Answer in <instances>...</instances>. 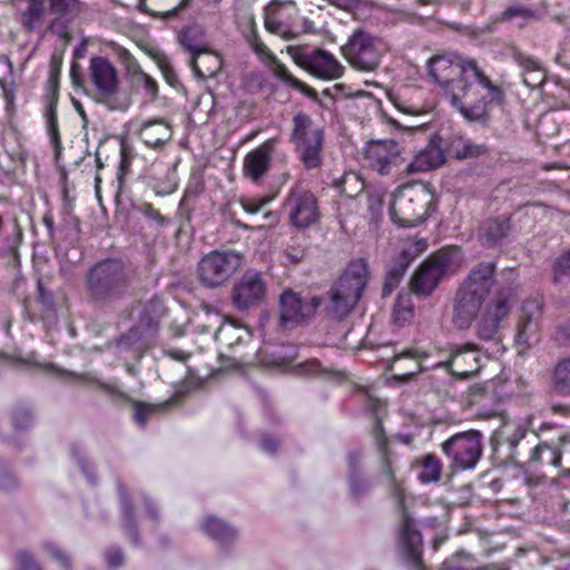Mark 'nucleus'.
I'll return each instance as SVG.
<instances>
[{
  "mask_svg": "<svg viewBox=\"0 0 570 570\" xmlns=\"http://www.w3.org/2000/svg\"><path fill=\"white\" fill-rule=\"evenodd\" d=\"M442 463L440 459L432 453L425 454L422 459L421 471L417 475L422 483L438 482L441 478Z\"/></svg>",
  "mask_w": 570,
  "mask_h": 570,
  "instance_id": "obj_45",
  "label": "nucleus"
},
{
  "mask_svg": "<svg viewBox=\"0 0 570 570\" xmlns=\"http://www.w3.org/2000/svg\"><path fill=\"white\" fill-rule=\"evenodd\" d=\"M246 42L261 59L268 60L269 62L275 59L276 56L263 42L258 33L247 39Z\"/></svg>",
  "mask_w": 570,
  "mask_h": 570,
  "instance_id": "obj_58",
  "label": "nucleus"
},
{
  "mask_svg": "<svg viewBox=\"0 0 570 570\" xmlns=\"http://www.w3.org/2000/svg\"><path fill=\"white\" fill-rule=\"evenodd\" d=\"M70 458L77 464L86 480L91 484L98 483L95 464L87 456L85 448L78 443H72L69 448Z\"/></svg>",
  "mask_w": 570,
  "mask_h": 570,
  "instance_id": "obj_38",
  "label": "nucleus"
},
{
  "mask_svg": "<svg viewBox=\"0 0 570 570\" xmlns=\"http://www.w3.org/2000/svg\"><path fill=\"white\" fill-rule=\"evenodd\" d=\"M204 32L200 26L191 24L181 30L178 36L179 43L191 55L189 65L196 77L205 79L214 77L222 68V59L219 56H209L213 62V68L207 72H203L198 66V58L204 52Z\"/></svg>",
  "mask_w": 570,
  "mask_h": 570,
  "instance_id": "obj_23",
  "label": "nucleus"
},
{
  "mask_svg": "<svg viewBox=\"0 0 570 570\" xmlns=\"http://www.w3.org/2000/svg\"><path fill=\"white\" fill-rule=\"evenodd\" d=\"M543 303L539 297L525 299L521 306V316L515 340L519 344H529L538 331V322L542 314Z\"/></svg>",
  "mask_w": 570,
  "mask_h": 570,
  "instance_id": "obj_28",
  "label": "nucleus"
},
{
  "mask_svg": "<svg viewBox=\"0 0 570 570\" xmlns=\"http://www.w3.org/2000/svg\"><path fill=\"white\" fill-rule=\"evenodd\" d=\"M278 145V138L273 137L250 150L244 158V173L253 181L258 183L271 169L272 155Z\"/></svg>",
  "mask_w": 570,
  "mask_h": 570,
  "instance_id": "obj_26",
  "label": "nucleus"
},
{
  "mask_svg": "<svg viewBox=\"0 0 570 570\" xmlns=\"http://www.w3.org/2000/svg\"><path fill=\"white\" fill-rule=\"evenodd\" d=\"M495 269L497 264L494 262H485L476 264L469 273L464 282L462 283V287L472 292L473 294L487 298L491 288L494 285H499L500 289L502 286H507L511 284L514 288L515 281V272L513 269H509L505 272L507 284H502L500 281L495 278ZM499 291H497L498 293Z\"/></svg>",
  "mask_w": 570,
  "mask_h": 570,
  "instance_id": "obj_21",
  "label": "nucleus"
},
{
  "mask_svg": "<svg viewBox=\"0 0 570 570\" xmlns=\"http://www.w3.org/2000/svg\"><path fill=\"white\" fill-rule=\"evenodd\" d=\"M552 389L558 395L570 396V356L556 364L552 371Z\"/></svg>",
  "mask_w": 570,
  "mask_h": 570,
  "instance_id": "obj_40",
  "label": "nucleus"
},
{
  "mask_svg": "<svg viewBox=\"0 0 570 570\" xmlns=\"http://www.w3.org/2000/svg\"><path fill=\"white\" fill-rule=\"evenodd\" d=\"M429 77L450 100L460 102V97L471 96L476 86L489 90L491 100H499L503 90L493 83L479 68L474 59H466L455 53L433 56L428 60Z\"/></svg>",
  "mask_w": 570,
  "mask_h": 570,
  "instance_id": "obj_2",
  "label": "nucleus"
},
{
  "mask_svg": "<svg viewBox=\"0 0 570 570\" xmlns=\"http://www.w3.org/2000/svg\"><path fill=\"white\" fill-rule=\"evenodd\" d=\"M393 315L395 321L401 324L410 321V318L413 316V305L410 302L409 295H399L394 305Z\"/></svg>",
  "mask_w": 570,
  "mask_h": 570,
  "instance_id": "obj_52",
  "label": "nucleus"
},
{
  "mask_svg": "<svg viewBox=\"0 0 570 570\" xmlns=\"http://www.w3.org/2000/svg\"><path fill=\"white\" fill-rule=\"evenodd\" d=\"M139 137L147 146L158 148L171 138V129L161 119L149 120L142 124Z\"/></svg>",
  "mask_w": 570,
  "mask_h": 570,
  "instance_id": "obj_35",
  "label": "nucleus"
},
{
  "mask_svg": "<svg viewBox=\"0 0 570 570\" xmlns=\"http://www.w3.org/2000/svg\"><path fill=\"white\" fill-rule=\"evenodd\" d=\"M465 144H466V138H464V137L453 138L448 146V154L451 157H454L456 159H465L466 158Z\"/></svg>",
  "mask_w": 570,
  "mask_h": 570,
  "instance_id": "obj_61",
  "label": "nucleus"
},
{
  "mask_svg": "<svg viewBox=\"0 0 570 570\" xmlns=\"http://www.w3.org/2000/svg\"><path fill=\"white\" fill-rule=\"evenodd\" d=\"M268 204V199H259V200H243L242 207L249 215H256Z\"/></svg>",
  "mask_w": 570,
  "mask_h": 570,
  "instance_id": "obj_63",
  "label": "nucleus"
},
{
  "mask_svg": "<svg viewBox=\"0 0 570 570\" xmlns=\"http://www.w3.org/2000/svg\"><path fill=\"white\" fill-rule=\"evenodd\" d=\"M435 368H444V380L441 382L432 376V386L440 394L449 399H455L459 394L458 377L463 379L478 372L481 367L480 356L473 344L451 345L448 360L433 365Z\"/></svg>",
  "mask_w": 570,
  "mask_h": 570,
  "instance_id": "obj_7",
  "label": "nucleus"
},
{
  "mask_svg": "<svg viewBox=\"0 0 570 570\" xmlns=\"http://www.w3.org/2000/svg\"><path fill=\"white\" fill-rule=\"evenodd\" d=\"M178 187V178L175 169L167 171L163 179L156 180L151 188L157 196H167L173 194Z\"/></svg>",
  "mask_w": 570,
  "mask_h": 570,
  "instance_id": "obj_50",
  "label": "nucleus"
},
{
  "mask_svg": "<svg viewBox=\"0 0 570 570\" xmlns=\"http://www.w3.org/2000/svg\"><path fill=\"white\" fill-rule=\"evenodd\" d=\"M191 0H180L177 6L171 8L170 10L164 11V12H150L151 16H159L165 20H170L177 18L186 8L189 6ZM138 8L142 12H148L146 1L141 4L140 0H138Z\"/></svg>",
  "mask_w": 570,
  "mask_h": 570,
  "instance_id": "obj_55",
  "label": "nucleus"
},
{
  "mask_svg": "<svg viewBox=\"0 0 570 570\" xmlns=\"http://www.w3.org/2000/svg\"><path fill=\"white\" fill-rule=\"evenodd\" d=\"M527 429L523 425H504L494 432L491 438V446L494 455L502 462L511 465L521 464L518 450L521 441L527 436Z\"/></svg>",
  "mask_w": 570,
  "mask_h": 570,
  "instance_id": "obj_22",
  "label": "nucleus"
},
{
  "mask_svg": "<svg viewBox=\"0 0 570 570\" xmlns=\"http://www.w3.org/2000/svg\"><path fill=\"white\" fill-rule=\"evenodd\" d=\"M485 299L460 286L455 294L453 323L459 330L471 326Z\"/></svg>",
  "mask_w": 570,
  "mask_h": 570,
  "instance_id": "obj_27",
  "label": "nucleus"
},
{
  "mask_svg": "<svg viewBox=\"0 0 570 570\" xmlns=\"http://www.w3.org/2000/svg\"><path fill=\"white\" fill-rule=\"evenodd\" d=\"M204 190V178L198 171H193L184 193L183 202L198 197Z\"/></svg>",
  "mask_w": 570,
  "mask_h": 570,
  "instance_id": "obj_54",
  "label": "nucleus"
},
{
  "mask_svg": "<svg viewBox=\"0 0 570 570\" xmlns=\"http://www.w3.org/2000/svg\"><path fill=\"white\" fill-rule=\"evenodd\" d=\"M267 282L261 272L246 271L233 285L230 298L239 312L261 307L267 297Z\"/></svg>",
  "mask_w": 570,
  "mask_h": 570,
  "instance_id": "obj_16",
  "label": "nucleus"
},
{
  "mask_svg": "<svg viewBox=\"0 0 570 570\" xmlns=\"http://www.w3.org/2000/svg\"><path fill=\"white\" fill-rule=\"evenodd\" d=\"M165 314L166 307L163 299L158 296L148 299L144 304L137 324L118 338V350H132L140 357L144 351L156 343L159 323Z\"/></svg>",
  "mask_w": 570,
  "mask_h": 570,
  "instance_id": "obj_9",
  "label": "nucleus"
},
{
  "mask_svg": "<svg viewBox=\"0 0 570 570\" xmlns=\"http://www.w3.org/2000/svg\"><path fill=\"white\" fill-rule=\"evenodd\" d=\"M14 563L16 570H43L35 556L27 549L17 551Z\"/></svg>",
  "mask_w": 570,
  "mask_h": 570,
  "instance_id": "obj_53",
  "label": "nucleus"
},
{
  "mask_svg": "<svg viewBox=\"0 0 570 570\" xmlns=\"http://www.w3.org/2000/svg\"><path fill=\"white\" fill-rule=\"evenodd\" d=\"M47 132L53 146L56 156H59L62 149L61 137L59 132L57 100L51 99L45 111Z\"/></svg>",
  "mask_w": 570,
  "mask_h": 570,
  "instance_id": "obj_42",
  "label": "nucleus"
},
{
  "mask_svg": "<svg viewBox=\"0 0 570 570\" xmlns=\"http://www.w3.org/2000/svg\"><path fill=\"white\" fill-rule=\"evenodd\" d=\"M511 230L510 219L501 216L490 218L482 223L479 228V238L483 246L494 247L508 237Z\"/></svg>",
  "mask_w": 570,
  "mask_h": 570,
  "instance_id": "obj_33",
  "label": "nucleus"
},
{
  "mask_svg": "<svg viewBox=\"0 0 570 570\" xmlns=\"http://www.w3.org/2000/svg\"><path fill=\"white\" fill-rule=\"evenodd\" d=\"M514 60L522 69V80L527 87L535 88L543 82V72L537 60L521 52L514 53Z\"/></svg>",
  "mask_w": 570,
  "mask_h": 570,
  "instance_id": "obj_37",
  "label": "nucleus"
},
{
  "mask_svg": "<svg viewBox=\"0 0 570 570\" xmlns=\"http://www.w3.org/2000/svg\"><path fill=\"white\" fill-rule=\"evenodd\" d=\"M89 72L96 88L97 101L104 104L109 110H126L127 100L118 97L119 81L115 66L105 57H92Z\"/></svg>",
  "mask_w": 570,
  "mask_h": 570,
  "instance_id": "obj_12",
  "label": "nucleus"
},
{
  "mask_svg": "<svg viewBox=\"0 0 570 570\" xmlns=\"http://www.w3.org/2000/svg\"><path fill=\"white\" fill-rule=\"evenodd\" d=\"M46 12L45 0H28L26 10L21 13V23L29 32L40 28Z\"/></svg>",
  "mask_w": 570,
  "mask_h": 570,
  "instance_id": "obj_41",
  "label": "nucleus"
},
{
  "mask_svg": "<svg viewBox=\"0 0 570 570\" xmlns=\"http://www.w3.org/2000/svg\"><path fill=\"white\" fill-rule=\"evenodd\" d=\"M551 282L554 285H568L570 283V247L553 259Z\"/></svg>",
  "mask_w": 570,
  "mask_h": 570,
  "instance_id": "obj_43",
  "label": "nucleus"
},
{
  "mask_svg": "<svg viewBox=\"0 0 570 570\" xmlns=\"http://www.w3.org/2000/svg\"><path fill=\"white\" fill-rule=\"evenodd\" d=\"M514 296V287L509 284L502 286L498 297L490 304L476 324L478 338L487 342H501V321L509 314L510 299Z\"/></svg>",
  "mask_w": 570,
  "mask_h": 570,
  "instance_id": "obj_17",
  "label": "nucleus"
},
{
  "mask_svg": "<svg viewBox=\"0 0 570 570\" xmlns=\"http://www.w3.org/2000/svg\"><path fill=\"white\" fill-rule=\"evenodd\" d=\"M284 208L289 223L297 229L313 225L320 218L318 204L315 195L303 188H293L286 197Z\"/></svg>",
  "mask_w": 570,
  "mask_h": 570,
  "instance_id": "obj_20",
  "label": "nucleus"
},
{
  "mask_svg": "<svg viewBox=\"0 0 570 570\" xmlns=\"http://www.w3.org/2000/svg\"><path fill=\"white\" fill-rule=\"evenodd\" d=\"M271 70L273 72V76L282 81L283 83L287 85L288 87L306 95L307 97L315 98L316 91L303 82L302 80L297 79L292 75V72L287 69V67L281 62L277 57H275L274 60L271 61Z\"/></svg>",
  "mask_w": 570,
  "mask_h": 570,
  "instance_id": "obj_36",
  "label": "nucleus"
},
{
  "mask_svg": "<svg viewBox=\"0 0 570 570\" xmlns=\"http://www.w3.org/2000/svg\"><path fill=\"white\" fill-rule=\"evenodd\" d=\"M479 88L482 87L476 86L471 96L460 97L459 104H455L453 100H450V102L465 119L470 121L483 122L487 119V105L489 102H500L503 97H501L499 100H491L489 98V90H487L485 95L480 96ZM502 96H504V94Z\"/></svg>",
  "mask_w": 570,
  "mask_h": 570,
  "instance_id": "obj_29",
  "label": "nucleus"
},
{
  "mask_svg": "<svg viewBox=\"0 0 570 570\" xmlns=\"http://www.w3.org/2000/svg\"><path fill=\"white\" fill-rule=\"evenodd\" d=\"M134 209L144 215L147 219L156 222L159 226H164L167 219L147 202H140L134 205Z\"/></svg>",
  "mask_w": 570,
  "mask_h": 570,
  "instance_id": "obj_57",
  "label": "nucleus"
},
{
  "mask_svg": "<svg viewBox=\"0 0 570 570\" xmlns=\"http://www.w3.org/2000/svg\"><path fill=\"white\" fill-rule=\"evenodd\" d=\"M556 340L560 344H570V318L557 327Z\"/></svg>",
  "mask_w": 570,
  "mask_h": 570,
  "instance_id": "obj_64",
  "label": "nucleus"
},
{
  "mask_svg": "<svg viewBox=\"0 0 570 570\" xmlns=\"http://www.w3.org/2000/svg\"><path fill=\"white\" fill-rule=\"evenodd\" d=\"M324 140V129L309 115L299 111L293 117L289 141L306 170L322 166Z\"/></svg>",
  "mask_w": 570,
  "mask_h": 570,
  "instance_id": "obj_8",
  "label": "nucleus"
},
{
  "mask_svg": "<svg viewBox=\"0 0 570 570\" xmlns=\"http://www.w3.org/2000/svg\"><path fill=\"white\" fill-rule=\"evenodd\" d=\"M264 27L268 32L279 36L284 40H292L295 37V33L288 30L283 22L276 20L272 3L264 9Z\"/></svg>",
  "mask_w": 570,
  "mask_h": 570,
  "instance_id": "obj_47",
  "label": "nucleus"
},
{
  "mask_svg": "<svg viewBox=\"0 0 570 570\" xmlns=\"http://www.w3.org/2000/svg\"><path fill=\"white\" fill-rule=\"evenodd\" d=\"M278 444L279 440L275 435L265 432L259 434L258 446L263 452L269 455H275L277 453Z\"/></svg>",
  "mask_w": 570,
  "mask_h": 570,
  "instance_id": "obj_60",
  "label": "nucleus"
},
{
  "mask_svg": "<svg viewBox=\"0 0 570 570\" xmlns=\"http://www.w3.org/2000/svg\"><path fill=\"white\" fill-rule=\"evenodd\" d=\"M10 420L13 430L17 432L28 430L35 422L31 409L22 404H18L13 407Z\"/></svg>",
  "mask_w": 570,
  "mask_h": 570,
  "instance_id": "obj_48",
  "label": "nucleus"
},
{
  "mask_svg": "<svg viewBox=\"0 0 570 570\" xmlns=\"http://www.w3.org/2000/svg\"><path fill=\"white\" fill-rule=\"evenodd\" d=\"M41 549L52 560H55L63 570H72V562L69 554L62 550L56 542L45 540L41 542Z\"/></svg>",
  "mask_w": 570,
  "mask_h": 570,
  "instance_id": "obj_49",
  "label": "nucleus"
},
{
  "mask_svg": "<svg viewBox=\"0 0 570 570\" xmlns=\"http://www.w3.org/2000/svg\"><path fill=\"white\" fill-rule=\"evenodd\" d=\"M543 14L544 10L539 8L520 2H512L501 12V20L507 22L519 21V26L523 27L540 21Z\"/></svg>",
  "mask_w": 570,
  "mask_h": 570,
  "instance_id": "obj_34",
  "label": "nucleus"
},
{
  "mask_svg": "<svg viewBox=\"0 0 570 570\" xmlns=\"http://www.w3.org/2000/svg\"><path fill=\"white\" fill-rule=\"evenodd\" d=\"M49 4L50 11L59 16L73 14L79 10L78 0H49Z\"/></svg>",
  "mask_w": 570,
  "mask_h": 570,
  "instance_id": "obj_56",
  "label": "nucleus"
},
{
  "mask_svg": "<svg viewBox=\"0 0 570 570\" xmlns=\"http://www.w3.org/2000/svg\"><path fill=\"white\" fill-rule=\"evenodd\" d=\"M374 435L381 455L380 473L386 480L390 495L395 500L400 510L396 547L400 560L409 570H428L423 561V538L414 519L410 515L404 503V490L395 478L390 454L386 450L387 440L383 424L375 420Z\"/></svg>",
  "mask_w": 570,
  "mask_h": 570,
  "instance_id": "obj_1",
  "label": "nucleus"
},
{
  "mask_svg": "<svg viewBox=\"0 0 570 570\" xmlns=\"http://www.w3.org/2000/svg\"><path fill=\"white\" fill-rule=\"evenodd\" d=\"M535 435L539 442L530 449L524 463L560 466L562 450L570 443V434L562 425L544 422L538 428Z\"/></svg>",
  "mask_w": 570,
  "mask_h": 570,
  "instance_id": "obj_11",
  "label": "nucleus"
},
{
  "mask_svg": "<svg viewBox=\"0 0 570 570\" xmlns=\"http://www.w3.org/2000/svg\"><path fill=\"white\" fill-rule=\"evenodd\" d=\"M361 461L360 452L352 451L347 454L348 493L354 501H360L371 491V482L363 473Z\"/></svg>",
  "mask_w": 570,
  "mask_h": 570,
  "instance_id": "obj_31",
  "label": "nucleus"
},
{
  "mask_svg": "<svg viewBox=\"0 0 570 570\" xmlns=\"http://www.w3.org/2000/svg\"><path fill=\"white\" fill-rule=\"evenodd\" d=\"M370 277L365 259L352 261L327 292L324 312L327 317L342 321L355 308L367 286Z\"/></svg>",
  "mask_w": 570,
  "mask_h": 570,
  "instance_id": "obj_5",
  "label": "nucleus"
},
{
  "mask_svg": "<svg viewBox=\"0 0 570 570\" xmlns=\"http://www.w3.org/2000/svg\"><path fill=\"white\" fill-rule=\"evenodd\" d=\"M376 38L371 33L356 29L347 43L342 47L343 55L358 70H373L380 62V50Z\"/></svg>",
  "mask_w": 570,
  "mask_h": 570,
  "instance_id": "obj_18",
  "label": "nucleus"
},
{
  "mask_svg": "<svg viewBox=\"0 0 570 570\" xmlns=\"http://www.w3.org/2000/svg\"><path fill=\"white\" fill-rule=\"evenodd\" d=\"M436 195L428 185H405L392 194L390 217L399 227H415L436 209Z\"/></svg>",
  "mask_w": 570,
  "mask_h": 570,
  "instance_id": "obj_6",
  "label": "nucleus"
},
{
  "mask_svg": "<svg viewBox=\"0 0 570 570\" xmlns=\"http://www.w3.org/2000/svg\"><path fill=\"white\" fill-rule=\"evenodd\" d=\"M493 393L487 391L481 385L471 386L465 394V402L469 406H479V414L483 416H492L495 410H488L487 405L493 401Z\"/></svg>",
  "mask_w": 570,
  "mask_h": 570,
  "instance_id": "obj_39",
  "label": "nucleus"
},
{
  "mask_svg": "<svg viewBox=\"0 0 570 570\" xmlns=\"http://www.w3.org/2000/svg\"><path fill=\"white\" fill-rule=\"evenodd\" d=\"M424 248H425V240H423V239H421L416 243H410V244L403 246L397 258L392 263V265L386 271L383 289H382L383 296L391 295V293L400 284V282L403 278L411 262L420 253H422L424 250Z\"/></svg>",
  "mask_w": 570,
  "mask_h": 570,
  "instance_id": "obj_25",
  "label": "nucleus"
},
{
  "mask_svg": "<svg viewBox=\"0 0 570 570\" xmlns=\"http://www.w3.org/2000/svg\"><path fill=\"white\" fill-rule=\"evenodd\" d=\"M450 262V255L444 252H438L429 257L411 278L412 292L419 296H430L448 273Z\"/></svg>",
  "mask_w": 570,
  "mask_h": 570,
  "instance_id": "obj_19",
  "label": "nucleus"
},
{
  "mask_svg": "<svg viewBox=\"0 0 570 570\" xmlns=\"http://www.w3.org/2000/svg\"><path fill=\"white\" fill-rule=\"evenodd\" d=\"M286 51L296 66L316 78L332 80L341 78L344 73L343 65L324 49L307 50L304 47L288 46Z\"/></svg>",
  "mask_w": 570,
  "mask_h": 570,
  "instance_id": "obj_14",
  "label": "nucleus"
},
{
  "mask_svg": "<svg viewBox=\"0 0 570 570\" xmlns=\"http://www.w3.org/2000/svg\"><path fill=\"white\" fill-rule=\"evenodd\" d=\"M117 491L120 504L121 529L134 547H140L141 541L135 508L125 484L119 480L117 481Z\"/></svg>",
  "mask_w": 570,
  "mask_h": 570,
  "instance_id": "obj_30",
  "label": "nucleus"
},
{
  "mask_svg": "<svg viewBox=\"0 0 570 570\" xmlns=\"http://www.w3.org/2000/svg\"><path fill=\"white\" fill-rule=\"evenodd\" d=\"M80 379L83 380L85 382L96 383L101 390H104L110 396L131 403L134 406V421L142 428L147 424L148 419L153 413H155L157 410H165L170 405L178 403L183 397V393L177 392L169 400L157 405H153L131 400L127 394L119 391L116 385L100 382L94 379L90 374L81 375Z\"/></svg>",
  "mask_w": 570,
  "mask_h": 570,
  "instance_id": "obj_24",
  "label": "nucleus"
},
{
  "mask_svg": "<svg viewBox=\"0 0 570 570\" xmlns=\"http://www.w3.org/2000/svg\"><path fill=\"white\" fill-rule=\"evenodd\" d=\"M452 473L475 469L483 453V434L478 430L459 432L441 444Z\"/></svg>",
  "mask_w": 570,
  "mask_h": 570,
  "instance_id": "obj_10",
  "label": "nucleus"
},
{
  "mask_svg": "<svg viewBox=\"0 0 570 570\" xmlns=\"http://www.w3.org/2000/svg\"><path fill=\"white\" fill-rule=\"evenodd\" d=\"M364 154L370 167L381 176L429 171L445 161L442 148L434 142L429 144L409 161L399 144L391 139L367 142Z\"/></svg>",
  "mask_w": 570,
  "mask_h": 570,
  "instance_id": "obj_4",
  "label": "nucleus"
},
{
  "mask_svg": "<svg viewBox=\"0 0 570 570\" xmlns=\"http://www.w3.org/2000/svg\"><path fill=\"white\" fill-rule=\"evenodd\" d=\"M202 530L223 550L233 547L239 537L238 530L235 527L214 515H208L203 521Z\"/></svg>",
  "mask_w": 570,
  "mask_h": 570,
  "instance_id": "obj_32",
  "label": "nucleus"
},
{
  "mask_svg": "<svg viewBox=\"0 0 570 570\" xmlns=\"http://www.w3.org/2000/svg\"><path fill=\"white\" fill-rule=\"evenodd\" d=\"M323 298L317 295H302L291 288L279 296V325L287 327L307 324L322 306Z\"/></svg>",
  "mask_w": 570,
  "mask_h": 570,
  "instance_id": "obj_15",
  "label": "nucleus"
},
{
  "mask_svg": "<svg viewBox=\"0 0 570 570\" xmlns=\"http://www.w3.org/2000/svg\"><path fill=\"white\" fill-rule=\"evenodd\" d=\"M236 24L245 40L258 33L255 16L249 10L237 17Z\"/></svg>",
  "mask_w": 570,
  "mask_h": 570,
  "instance_id": "obj_51",
  "label": "nucleus"
},
{
  "mask_svg": "<svg viewBox=\"0 0 570 570\" xmlns=\"http://www.w3.org/2000/svg\"><path fill=\"white\" fill-rule=\"evenodd\" d=\"M19 487V480L0 462V489L11 491Z\"/></svg>",
  "mask_w": 570,
  "mask_h": 570,
  "instance_id": "obj_59",
  "label": "nucleus"
},
{
  "mask_svg": "<svg viewBox=\"0 0 570 570\" xmlns=\"http://www.w3.org/2000/svg\"><path fill=\"white\" fill-rule=\"evenodd\" d=\"M137 283L136 266L121 258L107 257L87 269L83 288L91 305L104 307L134 295Z\"/></svg>",
  "mask_w": 570,
  "mask_h": 570,
  "instance_id": "obj_3",
  "label": "nucleus"
},
{
  "mask_svg": "<svg viewBox=\"0 0 570 570\" xmlns=\"http://www.w3.org/2000/svg\"><path fill=\"white\" fill-rule=\"evenodd\" d=\"M308 250V239L304 236L293 237L291 244L284 250L286 261L293 265L302 263Z\"/></svg>",
  "mask_w": 570,
  "mask_h": 570,
  "instance_id": "obj_46",
  "label": "nucleus"
},
{
  "mask_svg": "<svg viewBox=\"0 0 570 570\" xmlns=\"http://www.w3.org/2000/svg\"><path fill=\"white\" fill-rule=\"evenodd\" d=\"M105 559L109 568L116 569L124 564L125 554L119 547H110L105 552Z\"/></svg>",
  "mask_w": 570,
  "mask_h": 570,
  "instance_id": "obj_62",
  "label": "nucleus"
},
{
  "mask_svg": "<svg viewBox=\"0 0 570 570\" xmlns=\"http://www.w3.org/2000/svg\"><path fill=\"white\" fill-rule=\"evenodd\" d=\"M244 335H248L244 326L237 325L234 322H225L216 331L215 338L222 344L233 347L243 340Z\"/></svg>",
  "mask_w": 570,
  "mask_h": 570,
  "instance_id": "obj_44",
  "label": "nucleus"
},
{
  "mask_svg": "<svg viewBox=\"0 0 570 570\" xmlns=\"http://www.w3.org/2000/svg\"><path fill=\"white\" fill-rule=\"evenodd\" d=\"M242 264V256L233 250H212L198 262L199 282L208 288L226 283Z\"/></svg>",
  "mask_w": 570,
  "mask_h": 570,
  "instance_id": "obj_13",
  "label": "nucleus"
}]
</instances>
